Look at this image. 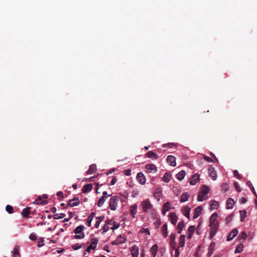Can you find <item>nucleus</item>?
Returning <instances> with one entry per match:
<instances>
[{
	"mask_svg": "<svg viewBox=\"0 0 257 257\" xmlns=\"http://www.w3.org/2000/svg\"><path fill=\"white\" fill-rule=\"evenodd\" d=\"M85 227L83 225H79L76 227L74 230V233L75 235L74 236V238L76 239H83L85 237V234L83 232V230Z\"/></svg>",
	"mask_w": 257,
	"mask_h": 257,
	"instance_id": "f257e3e1",
	"label": "nucleus"
},
{
	"mask_svg": "<svg viewBox=\"0 0 257 257\" xmlns=\"http://www.w3.org/2000/svg\"><path fill=\"white\" fill-rule=\"evenodd\" d=\"M209 192V188L204 186L202 189L199 192L198 195V201H203L206 199L205 196Z\"/></svg>",
	"mask_w": 257,
	"mask_h": 257,
	"instance_id": "f03ea898",
	"label": "nucleus"
},
{
	"mask_svg": "<svg viewBox=\"0 0 257 257\" xmlns=\"http://www.w3.org/2000/svg\"><path fill=\"white\" fill-rule=\"evenodd\" d=\"M117 197L114 196L111 197L109 202V207L111 210H115L117 206Z\"/></svg>",
	"mask_w": 257,
	"mask_h": 257,
	"instance_id": "7ed1b4c3",
	"label": "nucleus"
},
{
	"mask_svg": "<svg viewBox=\"0 0 257 257\" xmlns=\"http://www.w3.org/2000/svg\"><path fill=\"white\" fill-rule=\"evenodd\" d=\"M141 206L143 210L145 212H148L149 210H151L152 208V205L148 200L143 201L141 203Z\"/></svg>",
	"mask_w": 257,
	"mask_h": 257,
	"instance_id": "20e7f679",
	"label": "nucleus"
},
{
	"mask_svg": "<svg viewBox=\"0 0 257 257\" xmlns=\"http://www.w3.org/2000/svg\"><path fill=\"white\" fill-rule=\"evenodd\" d=\"M98 240L96 238H91L90 240V244L87 247L85 251L89 252L91 249H94L98 243Z\"/></svg>",
	"mask_w": 257,
	"mask_h": 257,
	"instance_id": "39448f33",
	"label": "nucleus"
},
{
	"mask_svg": "<svg viewBox=\"0 0 257 257\" xmlns=\"http://www.w3.org/2000/svg\"><path fill=\"white\" fill-rule=\"evenodd\" d=\"M145 168L148 173H155L157 171V167L153 164H147Z\"/></svg>",
	"mask_w": 257,
	"mask_h": 257,
	"instance_id": "423d86ee",
	"label": "nucleus"
},
{
	"mask_svg": "<svg viewBox=\"0 0 257 257\" xmlns=\"http://www.w3.org/2000/svg\"><path fill=\"white\" fill-rule=\"evenodd\" d=\"M137 181L142 185H144L146 183V179L144 174L142 172H139L137 175Z\"/></svg>",
	"mask_w": 257,
	"mask_h": 257,
	"instance_id": "0eeeda50",
	"label": "nucleus"
},
{
	"mask_svg": "<svg viewBox=\"0 0 257 257\" xmlns=\"http://www.w3.org/2000/svg\"><path fill=\"white\" fill-rule=\"evenodd\" d=\"M80 200L78 197H75L72 199L69 200L68 204L67 206H70L71 207H74L77 206L80 204Z\"/></svg>",
	"mask_w": 257,
	"mask_h": 257,
	"instance_id": "6e6552de",
	"label": "nucleus"
},
{
	"mask_svg": "<svg viewBox=\"0 0 257 257\" xmlns=\"http://www.w3.org/2000/svg\"><path fill=\"white\" fill-rule=\"evenodd\" d=\"M209 226L211 227V231L209 238L210 239H212L215 235L216 231H217L219 225L218 224H215L214 225H209Z\"/></svg>",
	"mask_w": 257,
	"mask_h": 257,
	"instance_id": "1a4fd4ad",
	"label": "nucleus"
},
{
	"mask_svg": "<svg viewBox=\"0 0 257 257\" xmlns=\"http://www.w3.org/2000/svg\"><path fill=\"white\" fill-rule=\"evenodd\" d=\"M125 242V238L124 237L119 235L117 237V238L114 241L112 242V245H117L119 244H122Z\"/></svg>",
	"mask_w": 257,
	"mask_h": 257,
	"instance_id": "9d476101",
	"label": "nucleus"
},
{
	"mask_svg": "<svg viewBox=\"0 0 257 257\" xmlns=\"http://www.w3.org/2000/svg\"><path fill=\"white\" fill-rule=\"evenodd\" d=\"M217 217L218 214L217 213H214L210 217L209 225H212L215 224H218L217 221Z\"/></svg>",
	"mask_w": 257,
	"mask_h": 257,
	"instance_id": "9b49d317",
	"label": "nucleus"
},
{
	"mask_svg": "<svg viewBox=\"0 0 257 257\" xmlns=\"http://www.w3.org/2000/svg\"><path fill=\"white\" fill-rule=\"evenodd\" d=\"M162 196V190L160 188H156L154 192V197L159 201Z\"/></svg>",
	"mask_w": 257,
	"mask_h": 257,
	"instance_id": "f8f14e48",
	"label": "nucleus"
},
{
	"mask_svg": "<svg viewBox=\"0 0 257 257\" xmlns=\"http://www.w3.org/2000/svg\"><path fill=\"white\" fill-rule=\"evenodd\" d=\"M238 233V230L235 228L232 229L229 235L227 236L226 240L228 241L231 240Z\"/></svg>",
	"mask_w": 257,
	"mask_h": 257,
	"instance_id": "ddd939ff",
	"label": "nucleus"
},
{
	"mask_svg": "<svg viewBox=\"0 0 257 257\" xmlns=\"http://www.w3.org/2000/svg\"><path fill=\"white\" fill-rule=\"evenodd\" d=\"M166 161L172 166L174 167L176 165V158L173 156H168L166 159Z\"/></svg>",
	"mask_w": 257,
	"mask_h": 257,
	"instance_id": "4468645a",
	"label": "nucleus"
},
{
	"mask_svg": "<svg viewBox=\"0 0 257 257\" xmlns=\"http://www.w3.org/2000/svg\"><path fill=\"white\" fill-rule=\"evenodd\" d=\"M208 173L213 180H215L216 179L217 175L214 168L210 166L208 168Z\"/></svg>",
	"mask_w": 257,
	"mask_h": 257,
	"instance_id": "2eb2a0df",
	"label": "nucleus"
},
{
	"mask_svg": "<svg viewBox=\"0 0 257 257\" xmlns=\"http://www.w3.org/2000/svg\"><path fill=\"white\" fill-rule=\"evenodd\" d=\"M170 245L172 249H175L176 248V242L175 241V234L174 233H171L170 235Z\"/></svg>",
	"mask_w": 257,
	"mask_h": 257,
	"instance_id": "dca6fc26",
	"label": "nucleus"
},
{
	"mask_svg": "<svg viewBox=\"0 0 257 257\" xmlns=\"http://www.w3.org/2000/svg\"><path fill=\"white\" fill-rule=\"evenodd\" d=\"M131 254L133 257H138L139 255V248L136 246H133L131 249Z\"/></svg>",
	"mask_w": 257,
	"mask_h": 257,
	"instance_id": "f3484780",
	"label": "nucleus"
},
{
	"mask_svg": "<svg viewBox=\"0 0 257 257\" xmlns=\"http://www.w3.org/2000/svg\"><path fill=\"white\" fill-rule=\"evenodd\" d=\"M93 188V186L91 184H87L85 185L82 189L83 193H86L90 192Z\"/></svg>",
	"mask_w": 257,
	"mask_h": 257,
	"instance_id": "a211bd4d",
	"label": "nucleus"
},
{
	"mask_svg": "<svg viewBox=\"0 0 257 257\" xmlns=\"http://www.w3.org/2000/svg\"><path fill=\"white\" fill-rule=\"evenodd\" d=\"M199 180V176L197 174L193 175L190 180V184L192 185H195Z\"/></svg>",
	"mask_w": 257,
	"mask_h": 257,
	"instance_id": "6ab92c4d",
	"label": "nucleus"
},
{
	"mask_svg": "<svg viewBox=\"0 0 257 257\" xmlns=\"http://www.w3.org/2000/svg\"><path fill=\"white\" fill-rule=\"evenodd\" d=\"M202 207L201 206H198L195 209L193 215V219L197 218L201 213Z\"/></svg>",
	"mask_w": 257,
	"mask_h": 257,
	"instance_id": "aec40b11",
	"label": "nucleus"
},
{
	"mask_svg": "<svg viewBox=\"0 0 257 257\" xmlns=\"http://www.w3.org/2000/svg\"><path fill=\"white\" fill-rule=\"evenodd\" d=\"M170 219L171 220V223L173 225H175L177 221V216H176L175 213L171 212L169 214Z\"/></svg>",
	"mask_w": 257,
	"mask_h": 257,
	"instance_id": "412c9836",
	"label": "nucleus"
},
{
	"mask_svg": "<svg viewBox=\"0 0 257 257\" xmlns=\"http://www.w3.org/2000/svg\"><path fill=\"white\" fill-rule=\"evenodd\" d=\"M171 204L169 202H167L163 205V209L162 211V213L164 215L166 214V212L168 211L170 209H171L170 207Z\"/></svg>",
	"mask_w": 257,
	"mask_h": 257,
	"instance_id": "4be33fe9",
	"label": "nucleus"
},
{
	"mask_svg": "<svg viewBox=\"0 0 257 257\" xmlns=\"http://www.w3.org/2000/svg\"><path fill=\"white\" fill-rule=\"evenodd\" d=\"M215 246V243L214 242H212L208 248V251L207 253V256H210L213 253L214 249Z\"/></svg>",
	"mask_w": 257,
	"mask_h": 257,
	"instance_id": "5701e85b",
	"label": "nucleus"
},
{
	"mask_svg": "<svg viewBox=\"0 0 257 257\" xmlns=\"http://www.w3.org/2000/svg\"><path fill=\"white\" fill-rule=\"evenodd\" d=\"M137 204L133 205L130 208V214L133 218L135 217V214L137 213Z\"/></svg>",
	"mask_w": 257,
	"mask_h": 257,
	"instance_id": "b1692460",
	"label": "nucleus"
},
{
	"mask_svg": "<svg viewBox=\"0 0 257 257\" xmlns=\"http://www.w3.org/2000/svg\"><path fill=\"white\" fill-rule=\"evenodd\" d=\"M234 204V201L233 199L229 198L226 201V208L227 209H232Z\"/></svg>",
	"mask_w": 257,
	"mask_h": 257,
	"instance_id": "393cba45",
	"label": "nucleus"
},
{
	"mask_svg": "<svg viewBox=\"0 0 257 257\" xmlns=\"http://www.w3.org/2000/svg\"><path fill=\"white\" fill-rule=\"evenodd\" d=\"M190 208L189 207L185 206L183 207L182 209V211L183 212V214L187 217L188 218H190Z\"/></svg>",
	"mask_w": 257,
	"mask_h": 257,
	"instance_id": "a878e982",
	"label": "nucleus"
},
{
	"mask_svg": "<svg viewBox=\"0 0 257 257\" xmlns=\"http://www.w3.org/2000/svg\"><path fill=\"white\" fill-rule=\"evenodd\" d=\"M146 157L149 158H154L155 159H157L158 158V155L152 151H149L146 154Z\"/></svg>",
	"mask_w": 257,
	"mask_h": 257,
	"instance_id": "bb28decb",
	"label": "nucleus"
},
{
	"mask_svg": "<svg viewBox=\"0 0 257 257\" xmlns=\"http://www.w3.org/2000/svg\"><path fill=\"white\" fill-rule=\"evenodd\" d=\"M96 166L95 164H92L89 166V168L86 172L87 174H92L95 172Z\"/></svg>",
	"mask_w": 257,
	"mask_h": 257,
	"instance_id": "cd10ccee",
	"label": "nucleus"
},
{
	"mask_svg": "<svg viewBox=\"0 0 257 257\" xmlns=\"http://www.w3.org/2000/svg\"><path fill=\"white\" fill-rule=\"evenodd\" d=\"M34 203L38 204V205H45L47 204L48 203L47 201L44 200L42 199V197L41 196H39L34 202Z\"/></svg>",
	"mask_w": 257,
	"mask_h": 257,
	"instance_id": "c85d7f7f",
	"label": "nucleus"
},
{
	"mask_svg": "<svg viewBox=\"0 0 257 257\" xmlns=\"http://www.w3.org/2000/svg\"><path fill=\"white\" fill-rule=\"evenodd\" d=\"M158 245L157 244H154L151 248V252L153 257H155L158 251Z\"/></svg>",
	"mask_w": 257,
	"mask_h": 257,
	"instance_id": "c756f323",
	"label": "nucleus"
},
{
	"mask_svg": "<svg viewBox=\"0 0 257 257\" xmlns=\"http://www.w3.org/2000/svg\"><path fill=\"white\" fill-rule=\"evenodd\" d=\"M185 175H186L185 171L182 170V171L179 172L176 175V177H177V179H178L180 181H181V180H182L184 179Z\"/></svg>",
	"mask_w": 257,
	"mask_h": 257,
	"instance_id": "7c9ffc66",
	"label": "nucleus"
},
{
	"mask_svg": "<svg viewBox=\"0 0 257 257\" xmlns=\"http://www.w3.org/2000/svg\"><path fill=\"white\" fill-rule=\"evenodd\" d=\"M171 178V176L170 174L168 172H166L165 173L162 178V180L166 183H168L170 181Z\"/></svg>",
	"mask_w": 257,
	"mask_h": 257,
	"instance_id": "2f4dec72",
	"label": "nucleus"
},
{
	"mask_svg": "<svg viewBox=\"0 0 257 257\" xmlns=\"http://www.w3.org/2000/svg\"><path fill=\"white\" fill-rule=\"evenodd\" d=\"M30 207H27L25 209H24L22 212V214L25 217H28L30 213Z\"/></svg>",
	"mask_w": 257,
	"mask_h": 257,
	"instance_id": "473e14b6",
	"label": "nucleus"
},
{
	"mask_svg": "<svg viewBox=\"0 0 257 257\" xmlns=\"http://www.w3.org/2000/svg\"><path fill=\"white\" fill-rule=\"evenodd\" d=\"M162 232L164 237L166 238L168 235L167 224H164L163 225L162 227Z\"/></svg>",
	"mask_w": 257,
	"mask_h": 257,
	"instance_id": "72a5a7b5",
	"label": "nucleus"
},
{
	"mask_svg": "<svg viewBox=\"0 0 257 257\" xmlns=\"http://www.w3.org/2000/svg\"><path fill=\"white\" fill-rule=\"evenodd\" d=\"M184 226V222L183 221H180L177 226V232L180 233L183 228Z\"/></svg>",
	"mask_w": 257,
	"mask_h": 257,
	"instance_id": "f704fd0d",
	"label": "nucleus"
},
{
	"mask_svg": "<svg viewBox=\"0 0 257 257\" xmlns=\"http://www.w3.org/2000/svg\"><path fill=\"white\" fill-rule=\"evenodd\" d=\"M20 248L18 245H16L14 248L13 254L14 257H20L21 255L19 253Z\"/></svg>",
	"mask_w": 257,
	"mask_h": 257,
	"instance_id": "c9c22d12",
	"label": "nucleus"
},
{
	"mask_svg": "<svg viewBox=\"0 0 257 257\" xmlns=\"http://www.w3.org/2000/svg\"><path fill=\"white\" fill-rule=\"evenodd\" d=\"M189 197V195L187 192L183 193L181 196V199H180V202H184L185 201H187L188 199V198Z\"/></svg>",
	"mask_w": 257,
	"mask_h": 257,
	"instance_id": "e433bc0d",
	"label": "nucleus"
},
{
	"mask_svg": "<svg viewBox=\"0 0 257 257\" xmlns=\"http://www.w3.org/2000/svg\"><path fill=\"white\" fill-rule=\"evenodd\" d=\"M107 196H102L98 200L97 202V206L98 207H101L103 205V203L105 202Z\"/></svg>",
	"mask_w": 257,
	"mask_h": 257,
	"instance_id": "4c0bfd02",
	"label": "nucleus"
},
{
	"mask_svg": "<svg viewBox=\"0 0 257 257\" xmlns=\"http://www.w3.org/2000/svg\"><path fill=\"white\" fill-rule=\"evenodd\" d=\"M185 236L184 235H181L180 237V241L179 242V247H182L184 246L185 244Z\"/></svg>",
	"mask_w": 257,
	"mask_h": 257,
	"instance_id": "58836bf2",
	"label": "nucleus"
},
{
	"mask_svg": "<svg viewBox=\"0 0 257 257\" xmlns=\"http://www.w3.org/2000/svg\"><path fill=\"white\" fill-rule=\"evenodd\" d=\"M218 206V202H217L215 200L212 201L211 202V205H210V209H211V210L216 209L217 208Z\"/></svg>",
	"mask_w": 257,
	"mask_h": 257,
	"instance_id": "ea45409f",
	"label": "nucleus"
},
{
	"mask_svg": "<svg viewBox=\"0 0 257 257\" xmlns=\"http://www.w3.org/2000/svg\"><path fill=\"white\" fill-rule=\"evenodd\" d=\"M240 221H243L246 216V211L245 210L240 211Z\"/></svg>",
	"mask_w": 257,
	"mask_h": 257,
	"instance_id": "a19ab883",
	"label": "nucleus"
},
{
	"mask_svg": "<svg viewBox=\"0 0 257 257\" xmlns=\"http://www.w3.org/2000/svg\"><path fill=\"white\" fill-rule=\"evenodd\" d=\"M229 189V185L226 183H223L221 186V191H224V192L228 191Z\"/></svg>",
	"mask_w": 257,
	"mask_h": 257,
	"instance_id": "79ce46f5",
	"label": "nucleus"
},
{
	"mask_svg": "<svg viewBox=\"0 0 257 257\" xmlns=\"http://www.w3.org/2000/svg\"><path fill=\"white\" fill-rule=\"evenodd\" d=\"M243 248V245L242 244H240L236 246L235 250V253H240L241 252Z\"/></svg>",
	"mask_w": 257,
	"mask_h": 257,
	"instance_id": "37998d69",
	"label": "nucleus"
},
{
	"mask_svg": "<svg viewBox=\"0 0 257 257\" xmlns=\"http://www.w3.org/2000/svg\"><path fill=\"white\" fill-rule=\"evenodd\" d=\"M65 216V214L64 213H61L60 214H56L54 215L53 218L55 219H59L64 218Z\"/></svg>",
	"mask_w": 257,
	"mask_h": 257,
	"instance_id": "c03bdc74",
	"label": "nucleus"
},
{
	"mask_svg": "<svg viewBox=\"0 0 257 257\" xmlns=\"http://www.w3.org/2000/svg\"><path fill=\"white\" fill-rule=\"evenodd\" d=\"M6 210L10 214L13 212V207L10 205H7L6 206Z\"/></svg>",
	"mask_w": 257,
	"mask_h": 257,
	"instance_id": "a18cd8bd",
	"label": "nucleus"
},
{
	"mask_svg": "<svg viewBox=\"0 0 257 257\" xmlns=\"http://www.w3.org/2000/svg\"><path fill=\"white\" fill-rule=\"evenodd\" d=\"M247 185L249 187V188L251 189V190L252 191L253 194L255 195V196L256 197H257V195L256 194V192L255 191V190H254V187H253L251 183L250 182V181H248L247 183Z\"/></svg>",
	"mask_w": 257,
	"mask_h": 257,
	"instance_id": "49530a36",
	"label": "nucleus"
},
{
	"mask_svg": "<svg viewBox=\"0 0 257 257\" xmlns=\"http://www.w3.org/2000/svg\"><path fill=\"white\" fill-rule=\"evenodd\" d=\"M195 230V226L191 225V226H189L188 228V233L193 234Z\"/></svg>",
	"mask_w": 257,
	"mask_h": 257,
	"instance_id": "de8ad7c7",
	"label": "nucleus"
},
{
	"mask_svg": "<svg viewBox=\"0 0 257 257\" xmlns=\"http://www.w3.org/2000/svg\"><path fill=\"white\" fill-rule=\"evenodd\" d=\"M247 235L244 232H242L241 234H240L238 236V239L239 240H241L242 239H245Z\"/></svg>",
	"mask_w": 257,
	"mask_h": 257,
	"instance_id": "09e8293b",
	"label": "nucleus"
},
{
	"mask_svg": "<svg viewBox=\"0 0 257 257\" xmlns=\"http://www.w3.org/2000/svg\"><path fill=\"white\" fill-rule=\"evenodd\" d=\"M29 238L32 240H36L37 239V236L35 233H31L29 236Z\"/></svg>",
	"mask_w": 257,
	"mask_h": 257,
	"instance_id": "8fccbe9b",
	"label": "nucleus"
},
{
	"mask_svg": "<svg viewBox=\"0 0 257 257\" xmlns=\"http://www.w3.org/2000/svg\"><path fill=\"white\" fill-rule=\"evenodd\" d=\"M72 247L74 250H77V249H80L81 247V245H79L78 243H76V244H73L72 246Z\"/></svg>",
	"mask_w": 257,
	"mask_h": 257,
	"instance_id": "3c124183",
	"label": "nucleus"
},
{
	"mask_svg": "<svg viewBox=\"0 0 257 257\" xmlns=\"http://www.w3.org/2000/svg\"><path fill=\"white\" fill-rule=\"evenodd\" d=\"M233 174L235 177H236L238 179H241V176L239 174L237 170L233 171Z\"/></svg>",
	"mask_w": 257,
	"mask_h": 257,
	"instance_id": "603ef678",
	"label": "nucleus"
},
{
	"mask_svg": "<svg viewBox=\"0 0 257 257\" xmlns=\"http://www.w3.org/2000/svg\"><path fill=\"white\" fill-rule=\"evenodd\" d=\"M123 174L126 176H130L131 174V170L130 169H125L123 171Z\"/></svg>",
	"mask_w": 257,
	"mask_h": 257,
	"instance_id": "864d4df0",
	"label": "nucleus"
},
{
	"mask_svg": "<svg viewBox=\"0 0 257 257\" xmlns=\"http://www.w3.org/2000/svg\"><path fill=\"white\" fill-rule=\"evenodd\" d=\"M141 232H145L146 233H147V234L148 235H150V231L149 230L148 228H143L141 230Z\"/></svg>",
	"mask_w": 257,
	"mask_h": 257,
	"instance_id": "5fc2aeb1",
	"label": "nucleus"
},
{
	"mask_svg": "<svg viewBox=\"0 0 257 257\" xmlns=\"http://www.w3.org/2000/svg\"><path fill=\"white\" fill-rule=\"evenodd\" d=\"M92 218L91 217H88L87 218V223L88 226L90 227L91 226V223L92 221Z\"/></svg>",
	"mask_w": 257,
	"mask_h": 257,
	"instance_id": "6e6d98bb",
	"label": "nucleus"
},
{
	"mask_svg": "<svg viewBox=\"0 0 257 257\" xmlns=\"http://www.w3.org/2000/svg\"><path fill=\"white\" fill-rule=\"evenodd\" d=\"M203 158L205 161H206L208 162H213V160L211 158H210V157H209L208 156H204Z\"/></svg>",
	"mask_w": 257,
	"mask_h": 257,
	"instance_id": "4d7b16f0",
	"label": "nucleus"
},
{
	"mask_svg": "<svg viewBox=\"0 0 257 257\" xmlns=\"http://www.w3.org/2000/svg\"><path fill=\"white\" fill-rule=\"evenodd\" d=\"M116 181H117L116 178L115 177H113V178L110 182V185H114L116 183Z\"/></svg>",
	"mask_w": 257,
	"mask_h": 257,
	"instance_id": "13d9d810",
	"label": "nucleus"
},
{
	"mask_svg": "<svg viewBox=\"0 0 257 257\" xmlns=\"http://www.w3.org/2000/svg\"><path fill=\"white\" fill-rule=\"evenodd\" d=\"M234 186H235V187L236 188V190L238 192H241V189L239 186L238 184L236 182H234Z\"/></svg>",
	"mask_w": 257,
	"mask_h": 257,
	"instance_id": "bf43d9fd",
	"label": "nucleus"
},
{
	"mask_svg": "<svg viewBox=\"0 0 257 257\" xmlns=\"http://www.w3.org/2000/svg\"><path fill=\"white\" fill-rule=\"evenodd\" d=\"M247 201L246 199L244 197H242L239 199V202L241 204H244Z\"/></svg>",
	"mask_w": 257,
	"mask_h": 257,
	"instance_id": "052dcab7",
	"label": "nucleus"
},
{
	"mask_svg": "<svg viewBox=\"0 0 257 257\" xmlns=\"http://www.w3.org/2000/svg\"><path fill=\"white\" fill-rule=\"evenodd\" d=\"M173 146H176V145L174 143H169V144L164 145V147H167V146L169 147H172Z\"/></svg>",
	"mask_w": 257,
	"mask_h": 257,
	"instance_id": "680f3d73",
	"label": "nucleus"
},
{
	"mask_svg": "<svg viewBox=\"0 0 257 257\" xmlns=\"http://www.w3.org/2000/svg\"><path fill=\"white\" fill-rule=\"evenodd\" d=\"M180 255V252L178 248H175V257H179Z\"/></svg>",
	"mask_w": 257,
	"mask_h": 257,
	"instance_id": "e2e57ef3",
	"label": "nucleus"
},
{
	"mask_svg": "<svg viewBox=\"0 0 257 257\" xmlns=\"http://www.w3.org/2000/svg\"><path fill=\"white\" fill-rule=\"evenodd\" d=\"M57 195L58 196L62 197V198L64 197L63 196V193L62 191H59L57 193Z\"/></svg>",
	"mask_w": 257,
	"mask_h": 257,
	"instance_id": "0e129e2a",
	"label": "nucleus"
},
{
	"mask_svg": "<svg viewBox=\"0 0 257 257\" xmlns=\"http://www.w3.org/2000/svg\"><path fill=\"white\" fill-rule=\"evenodd\" d=\"M233 216V215L232 214H230L228 216H227V217L226 218V221H230L231 219H232V217Z\"/></svg>",
	"mask_w": 257,
	"mask_h": 257,
	"instance_id": "69168bd1",
	"label": "nucleus"
},
{
	"mask_svg": "<svg viewBox=\"0 0 257 257\" xmlns=\"http://www.w3.org/2000/svg\"><path fill=\"white\" fill-rule=\"evenodd\" d=\"M101 222V220H97L95 224V226L96 228H98L100 225Z\"/></svg>",
	"mask_w": 257,
	"mask_h": 257,
	"instance_id": "338daca9",
	"label": "nucleus"
},
{
	"mask_svg": "<svg viewBox=\"0 0 257 257\" xmlns=\"http://www.w3.org/2000/svg\"><path fill=\"white\" fill-rule=\"evenodd\" d=\"M119 226V224H117L116 225H114L112 228L111 229L112 230H114V229H116L117 228H118Z\"/></svg>",
	"mask_w": 257,
	"mask_h": 257,
	"instance_id": "774afa93",
	"label": "nucleus"
}]
</instances>
